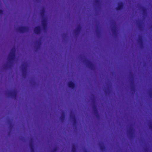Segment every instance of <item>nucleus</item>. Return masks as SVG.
I'll list each match as a JSON object with an SVG mask.
<instances>
[{"label": "nucleus", "mask_w": 152, "mask_h": 152, "mask_svg": "<svg viewBox=\"0 0 152 152\" xmlns=\"http://www.w3.org/2000/svg\"><path fill=\"white\" fill-rule=\"evenodd\" d=\"M38 44L39 46L40 47L41 45V43L39 42H38Z\"/></svg>", "instance_id": "28"}, {"label": "nucleus", "mask_w": 152, "mask_h": 152, "mask_svg": "<svg viewBox=\"0 0 152 152\" xmlns=\"http://www.w3.org/2000/svg\"><path fill=\"white\" fill-rule=\"evenodd\" d=\"M45 10L44 8H42V11L40 12L42 18V19H43L45 17Z\"/></svg>", "instance_id": "15"}, {"label": "nucleus", "mask_w": 152, "mask_h": 152, "mask_svg": "<svg viewBox=\"0 0 152 152\" xmlns=\"http://www.w3.org/2000/svg\"><path fill=\"white\" fill-rule=\"evenodd\" d=\"M100 149L101 151L103 152L105 151V146L102 143L100 144Z\"/></svg>", "instance_id": "17"}, {"label": "nucleus", "mask_w": 152, "mask_h": 152, "mask_svg": "<svg viewBox=\"0 0 152 152\" xmlns=\"http://www.w3.org/2000/svg\"><path fill=\"white\" fill-rule=\"evenodd\" d=\"M140 9H142V11L143 15H146L147 14L146 9L145 7H141Z\"/></svg>", "instance_id": "16"}, {"label": "nucleus", "mask_w": 152, "mask_h": 152, "mask_svg": "<svg viewBox=\"0 0 152 152\" xmlns=\"http://www.w3.org/2000/svg\"><path fill=\"white\" fill-rule=\"evenodd\" d=\"M68 87L72 89L75 88V83L72 81H69L68 83Z\"/></svg>", "instance_id": "12"}, {"label": "nucleus", "mask_w": 152, "mask_h": 152, "mask_svg": "<svg viewBox=\"0 0 152 152\" xmlns=\"http://www.w3.org/2000/svg\"><path fill=\"white\" fill-rule=\"evenodd\" d=\"M93 99L92 100V107L94 110V113L95 115L98 117L99 116V114L96 106V105L95 97L94 96H93Z\"/></svg>", "instance_id": "3"}, {"label": "nucleus", "mask_w": 152, "mask_h": 152, "mask_svg": "<svg viewBox=\"0 0 152 152\" xmlns=\"http://www.w3.org/2000/svg\"><path fill=\"white\" fill-rule=\"evenodd\" d=\"M22 70L23 77L25 78L27 75V64L26 63H24L22 64Z\"/></svg>", "instance_id": "2"}, {"label": "nucleus", "mask_w": 152, "mask_h": 152, "mask_svg": "<svg viewBox=\"0 0 152 152\" xmlns=\"http://www.w3.org/2000/svg\"><path fill=\"white\" fill-rule=\"evenodd\" d=\"M138 42L140 45V47H142L143 46V42L142 37L140 36H139Z\"/></svg>", "instance_id": "11"}, {"label": "nucleus", "mask_w": 152, "mask_h": 152, "mask_svg": "<svg viewBox=\"0 0 152 152\" xmlns=\"http://www.w3.org/2000/svg\"><path fill=\"white\" fill-rule=\"evenodd\" d=\"M6 94L8 96H11L15 99L17 97V93L16 91L14 90L7 92Z\"/></svg>", "instance_id": "6"}, {"label": "nucleus", "mask_w": 152, "mask_h": 152, "mask_svg": "<svg viewBox=\"0 0 152 152\" xmlns=\"http://www.w3.org/2000/svg\"><path fill=\"white\" fill-rule=\"evenodd\" d=\"M9 122L10 124V128H12L13 127V125L12 124V121L10 120L9 121Z\"/></svg>", "instance_id": "25"}, {"label": "nucleus", "mask_w": 152, "mask_h": 152, "mask_svg": "<svg viewBox=\"0 0 152 152\" xmlns=\"http://www.w3.org/2000/svg\"><path fill=\"white\" fill-rule=\"evenodd\" d=\"M29 147L30 148H34V141L31 140L29 143Z\"/></svg>", "instance_id": "19"}, {"label": "nucleus", "mask_w": 152, "mask_h": 152, "mask_svg": "<svg viewBox=\"0 0 152 152\" xmlns=\"http://www.w3.org/2000/svg\"><path fill=\"white\" fill-rule=\"evenodd\" d=\"M133 81H134V80H132V82H133Z\"/></svg>", "instance_id": "33"}, {"label": "nucleus", "mask_w": 152, "mask_h": 152, "mask_svg": "<svg viewBox=\"0 0 152 152\" xmlns=\"http://www.w3.org/2000/svg\"><path fill=\"white\" fill-rule=\"evenodd\" d=\"M113 32L114 34H116L117 33V29L115 24L112 28Z\"/></svg>", "instance_id": "18"}, {"label": "nucleus", "mask_w": 152, "mask_h": 152, "mask_svg": "<svg viewBox=\"0 0 152 152\" xmlns=\"http://www.w3.org/2000/svg\"><path fill=\"white\" fill-rule=\"evenodd\" d=\"M31 152H35L34 148H30Z\"/></svg>", "instance_id": "27"}, {"label": "nucleus", "mask_w": 152, "mask_h": 152, "mask_svg": "<svg viewBox=\"0 0 152 152\" xmlns=\"http://www.w3.org/2000/svg\"><path fill=\"white\" fill-rule=\"evenodd\" d=\"M81 29V26L79 25L75 30V33L76 36H77L79 34Z\"/></svg>", "instance_id": "9"}, {"label": "nucleus", "mask_w": 152, "mask_h": 152, "mask_svg": "<svg viewBox=\"0 0 152 152\" xmlns=\"http://www.w3.org/2000/svg\"><path fill=\"white\" fill-rule=\"evenodd\" d=\"M17 30L19 32L23 33L28 31L29 30V28L27 26H22L19 27Z\"/></svg>", "instance_id": "4"}, {"label": "nucleus", "mask_w": 152, "mask_h": 152, "mask_svg": "<svg viewBox=\"0 0 152 152\" xmlns=\"http://www.w3.org/2000/svg\"><path fill=\"white\" fill-rule=\"evenodd\" d=\"M72 152H76V147L75 144H73L72 145Z\"/></svg>", "instance_id": "21"}, {"label": "nucleus", "mask_w": 152, "mask_h": 152, "mask_svg": "<svg viewBox=\"0 0 152 152\" xmlns=\"http://www.w3.org/2000/svg\"><path fill=\"white\" fill-rule=\"evenodd\" d=\"M34 32L36 34H39L41 32V28L39 26L36 27L34 29Z\"/></svg>", "instance_id": "8"}, {"label": "nucleus", "mask_w": 152, "mask_h": 152, "mask_svg": "<svg viewBox=\"0 0 152 152\" xmlns=\"http://www.w3.org/2000/svg\"><path fill=\"white\" fill-rule=\"evenodd\" d=\"M132 89L134 90V86H133L132 87Z\"/></svg>", "instance_id": "31"}, {"label": "nucleus", "mask_w": 152, "mask_h": 152, "mask_svg": "<svg viewBox=\"0 0 152 152\" xmlns=\"http://www.w3.org/2000/svg\"><path fill=\"white\" fill-rule=\"evenodd\" d=\"M42 25L44 30H46L47 28L46 20L45 18L42 19Z\"/></svg>", "instance_id": "7"}, {"label": "nucleus", "mask_w": 152, "mask_h": 152, "mask_svg": "<svg viewBox=\"0 0 152 152\" xmlns=\"http://www.w3.org/2000/svg\"><path fill=\"white\" fill-rule=\"evenodd\" d=\"M85 152H88V151L87 150H86L85 151Z\"/></svg>", "instance_id": "32"}, {"label": "nucleus", "mask_w": 152, "mask_h": 152, "mask_svg": "<svg viewBox=\"0 0 152 152\" xmlns=\"http://www.w3.org/2000/svg\"><path fill=\"white\" fill-rule=\"evenodd\" d=\"M15 49L12 48L8 55L7 63L4 66L5 69H10L12 68L13 64V61L15 58Z\"/></svg>", "instance_id": "1"}, {"label": "nucleus", "mask_w": 152, "mask_h": 152, "mask_svg": "<svg viewBox=\"0 0 152 152\" xmlns=\"http://www.w3.org/2000/svg\"><path fill=\"white\" fill-rule=\"evenodd\" d=\"M133 134V130L132 127L130 128L128 132V135L130 138L132 137Z\"/></svg>", "instance_id": "14"}, {"label": "nucleus", "mask_w": 152, "mask_h": 152, "mask_svg": "<svg viewBox=\"0 0 152 152\" xmlns=\"http://www.w3.org/2000/svg\"><path fill=\"white\" fill-rule=\"evenodd\" d=\"M3 13V11L1 10H0V14H2Z\"/></svg>", "instance_id": "30"}, {"label": "nucleus", "mask_w": 152, "mask_h": 152, "mask_svg": "<svg viewBox=\"0 0 152 152\" xmlns=\"http://www.w3.org/2000/svg\"><path fill=\"white\" fill-rule=\"evenodd\" d=\"M94 2L97 5H99L100 4L99 0H94Z\"/></svg>", "instance_id": "22"}, {"label": "nucleus", "mask_w": 152, "mask_h": 152, "mask_svg": "<svg viewBox=\"0 0 152 152\" xmlns=\"http://www.w3.org/2000/svg\"><path fill=\"white\" fill-rule=\"evenodd\" d=\"M138 26L139 28L140 29H141L142 28V25L141 22H139V23L138 24Z\"/></svg>", "instance_id": "26"}, {"label": "nucleus", "mask_w": 152, "mask_h": 152, "mask_svg": "<svg viewBox=\"0 0 152 152\" xmlns=\"http://www.w3.org/2000/svg\"><path fill=\"white\" fill-rule=\"evenodd\" d=\"M58 150L57 147H55L53 150L52 151V152H56Z\"/></svg>", "instance_id": "24"}, {"label": "nucleus", "mask_w": 152, "mask_h": 152, "mask_svg": "<svg viewBox=\"0 0 152 152\" xmlns=\"http://www.w3.org/2000/svg\"><path fill=\"white\" fill-rule=\"evenodd\" d=\"M96 33L98 35H99L100 34V31L99 29H97L96 30Z\"/></svg>", "instance_id": "23"}, {"label": "nucleus", "mask_w": 152, "mask_h": 152, "mask_svg": "<svg viewBox=\"0 0 152 152\" xmlns=\"http://www.w3.org/2000/svg\"><path fill=\"white\" fill-rule=\"evenodd\" d=\"M65 114L64 113H62L61 114V121H63L65 118Z\"/></svg>", "instance_id": "20"}, {"label": "nucleus", "mask_w": 152, "mask_h": 152, "mask_svg": "<svg viewBox=\"0 0 152 152\" xmlns=\"http://www.w3.org/2000/svg\"><path fill=\"white\" fill-rule=\"evenodd\" d=\"M149 128H150V129H152V124H151L149 125Z\"/></svg>", "instance_id": "29"}, {"label": "nucleus", "mask_w": 152, "mask_h": 152, "mask_svg": "<svg viewBox=\"0 0 152 152\" xmlns=\"http://www.w3.org/2000/svg\"><path fill=\"white\" fill-rule=\"evenodd\" d=\"M124 4L122 2H121L118 4V7L116 8V9L118 11L120 10L123 8Z\"/></svg>", "instance_id": "13"}, {"label": "nucleus", "mask_w": 152, "mask_h": 152, "mask_svg": "<svg viewBox=\"0 0 152 152\" xmlns=\"http://www.w3.org/2000/svg\"><path fill=\"white\" fill-rule=\"evenodd\" d=\"M70 117L73 121V125H76L77 124V122L75 115L73 114H71Z\"/></svg>", "instance_id": "10"}, {"label": "nucleus", "mask_w": 152, "mask_h": 152, "mask_svg": "<svg viewBox=\"0 0 152 152\" xmlns=\"http://www.w3.org/2000/svg\"><path fill=\"white\" fill-rule=\"evenodd\" d=\"M84 61L87 65L88 67L91 69L93 70L94 68V64L86 58L84 59Z\"/></svg>", "instance_id": "5"}]
</instances>
